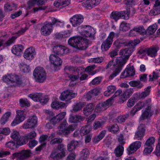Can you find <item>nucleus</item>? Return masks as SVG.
<instances>
[{"instance_id":"obj_57","label":"nucleus","mask_w":160,"mask_h":160,"mask_svg":"<svg viewBox=\"0 0 160 160\" xmlns=\"http://www.w3.org/2000/svg\"><path fill=\"white\" fill-rule=\"evenodd\" d=\"M20 137L19 133L16 131L13 132L11 135V138L16 142L19 140Z\"/></svg>"},{"instance_id":"obj_55","label":"nucleus","mask_w":160,"mask_h":160,"mask_svg":"<svg viewBox=\"0 0 160 160\" xmlns=\"http://www.w3.org/2000/svg\"><path fill=\"white\" fill-rule=\"evenodd\" d=\"M57 133L58 134L61 135L62 136L68 137L70 133H69L68 130L66 128H64V129H62V130H58L57 131Z\"/></svg>"},{"instance_id":"obj_44","label":"nucleus","mask_w":160,"mask_h":160,"mask_svg":"<svg viewBox=\"0 0 160 160\" xmlns=\"http://www.w3.org/2000/svg\"><path fill=\"white\" fill-rule=\"evenodd\" d=\"M129 115L128 114L124 116H119L116 119H114L113 121L114 122H117L120 123L123 122L125 121L126 119L129 117Z\"/></svg>"},{"instance_id":"obj_22","label":"nucleus","mask_w":160,"mask_h":160,"mask_svg":"<svg viewBox=\"0 0 160 160\" xmlns=\"http://www.w3.org/2000/svg\"><path fill=\"white\" fill-rule=\"evenodd\" d=\"M66 115V113L64 112L58 114L50 119V123L53 125L56 124L63 119Z\"/></svg>"},{"instance_id":"obj_43","label":"nucleus","mask_w":160,"mask_h":160,"mask_svg":"<svg viewBox=\"0 0 160 160\" xmlns=\"http://www.w3.org/2000/svg\"><path fill=\"white\" fill-rule=\"evenodd\" d=\"M151 86H148L146 88L144 91L142 92L139 96L140 98H144L148 96L150 94V92Z\"/></svg>"},{"instance_id":"obj_33","label":"nucleus","mask_w":160,"mask_h":160,"mask_svg":"<svg viewBox=\"0 0 160 160\" xmlns=\"http://www.w3.org/2000/svg\"><path fill=\"white\" fill-rule=\"evenodd\" d=\"M106 133L105 130L102 131L98 135L95 136L92 139L93 142L94 143H98L104 137Z\"/></svg>"},{"instance_id":"obj_53","label":"nucleus","mask_w":160,"mask_h":160,"mask_svg":"<svg viewBox=\"0 0 160 160\" xmlns=\"http://www.w3.org/2000/svg\"><path fill=\"white\" fill-rule=\"evenodd\" d=\"M95 66L94 65L88 66L85 69V72H88L90 75H93L96 73V72L95 71H93L91 72V71L93 70L95 68Z\"/></svg>"},{"instance_id":"obj_19","label":"nucleus","mask_w":160,"mask_h":160,"mask_svg":"<svg viewBox=\"0 0 160 160\" xmlns=\"http://www.w3.org/2000/svg\"><path fill=\"white\" fill-rule=\"evenodd\" d=\"M100 0H85L82 3V6L86 8H92L98 5Z\"/></svg>"},{"instance_id":"obj_17","label":"nucleus","mask_w":160,"mask_h":160,"mask_svg":"<svg viewBox=\"0 0 160 160\" xmlns=\"http://www.w3.org/2000/svg\"><path fill=\"white\" fill-rule=\"evenodd\" d=\"M150 103V101H146L145 102H139L132 108L130 112V114L132 116L134 115L138 111L141 109L146 106H147V103Z\"/></svg>"},{"instance_id":"obj_28","label":"nucleus","mask_w":160,"mask_h":160,"mask_svg":"<svg viewBox=\"0 0 160 160\" xmlns=\"http://www.w3.org/2000/svg\"><path fill=\"white\" fill-rule=\"evenodd\" d=\"M94 106L92 103H89L83 109V113L86 116H88L93 111Z\"/></svg>"},{"instance_id":"obj_36","label":"nucleus","mask_w":160,"mask_h":160,"mask_svg":"<svg viewBox=\"0 0 160 160\" xmlns=\"http://www.w3.org/2000/svg\"><path fill=\"white\" fill-rule=\"evenodd\" d=\"M11 114V113L10 112H6L2 117L0 120V123L2 125L5 124L8 120Z\"/></svg>"},{"instance_id":"obj_21","label":"nucleus","mask_w":160,"mask_h":160,"mask_svg":"<svg viewBox=\"0 0 160 160\" xmlns=\"http://www.w3.org/2000/svg\"><path fill=\"white\" fill-rule=\"evenodd\" d=\"M35 55L34 48L31 47L27 48L24 54V57L27 59H32L33 58Z\"/></svg>"},{"instance_id":"obj_25","label":"nucleus","mask_w":160,"mask_h":160,"mask_svg":"<svg viewBox=\"0 0 160 160\" xmlns=\"http://www.w3.org/2000/svg\"><path fill=\"white\" fill-rule=\"evenodd\" d=\"M151 108V105L150 103H147V107L146 108L145 111L142 114L141 118L142 119H144L150 117L152 115L150 112V109Z\"/></svg>"},{"instance_id":"obj_39","label":"nucleus","mask_w":160,"mask_h":160,"mask_svg":"<svg viewBox=\"0 0 160 160\" xmlns=\"http://www.w3.org/2000/svg\"><path fill=\"white\" fill-rule=\"evenodd\" d=\"M42 93H35L30 94L29 97L34 101L39 102L40 98L42 97Z\"/></svg>"},{"instance_id":"obj_15","label":"nucleus","mask_w":160,"mask_h":160,"mask_svg":"<svg viewBox=\"0 0 160 160\" xmlns=\"http://www.w3.org/2000/svg\"><path fill=\"white\" fill-rule=\"evenodd\" d=\"M114 70L113 72L109 77V80H111L118 75L122 70L123 64H120L116 62V64H113Z\"/></svg>"},{"instance_id":"obj_54","label":"nucleus","mask_w":160,"mask_h":160,"mask_svg":"<svg viewBox=\"0 0 160 160\" xmlns=\"http://www.w3.org/2000/svg\"><path fill=\"white\" fill-rule=\"evenodd\" d=\"M6 146L9 148L11 149L14 150L16 149L18 145L16 144L13 141H10L6 144Z\"/></svg>"},{"instance_id":"obj_52","label":"nucleus","mask_w":160,"mask_h":160,"mask_svg":"<svg viewBox=\"0 0 160 160\" xmlns=\"http://www.w3.org/2000/svg\"><path fill=\"white\" fill-rule=\"evenodd\" d=\"M89 154V152L87 149H83L81 152V157L79 160L82 159V160H86L87 158L88 157Z\"/></svg>"},{"instance_id":"obj_34","label":"nucleus","mask_w":160,"mask_h":160,"mask_svg":"<svg viewBox=\"0 0 160 160\" xmlns=\"http://www.w3.org/2000/svg\"><path fill=\"white\" fill-rule=\"evenodd\" d=\"M123 13L121 12H112L111 14L110 18L111 19L114 20L115 21L120 19L123 15Z\"/></svg>"},{"instance_id":"obj_2","label":"nucleus","mask_w":160,"mask_h":160,"mask_svg":"<svg viewBox=\"0 0 160 160\" xmlns=\"http://www.w3.org/2000/svg\"><path fill=\"white\" fill-rule=\"evenodd\" d=\"M2 79L3 82L7 83L11 87L17 86H24L25 85L19 77L15 74L5 75L3 76Z\"/></svg>"},{"instance_id":"obj_7","label":"nucleus","mask_w":160,"mask_h":160,"mask_svg":"<svg viewBox=\"0 0 160 160\" xmlns=\"http://www.w3.org/2000/svg\"><path fill=\"white\" fill-rule=\"evenodd\" d=\"M135 74V71L133 65L129 64L127 66L125 70L121 74L120 78H124L134 76Z\"/></svg>"},{"instance_id":"obj_30","label":"nucleus","mask_w":160,"mask_h":160,"mask_svg":"<svg viewBox=\"0 0 160 160\" xmlns=\"http://www.w3.org/2000/svg\"><path fill=\"white\" fill-rule=\"evenodd\" d=\"M84 119L82 116L79 115L75 116H71L69 118V122L71 123H77L82 121Z\"/></svg>"},{"instance_id":"obj_14","label":"nucleus","mask_w":160,"mask_h":160,"mask_svg":"<svg viewBox=\"0 0 160 160\" xmlns=\"http://www.w3.org/2000/svg\"><path fill=\"white\" fill-rule=\"evenodd\" d=\"M53 52L54 53L57 55H62L68 53L69 52V49L64 46H56L53 48Z\"/></svg>"},{"instance_id":"obj_1","label":"nucleus","mask_w":160,"mask_h":160,"mask_svg":"<svg viewBox=\"0 0 160 160\" xmlns=\"http://www.w3.org/2000/svg\"><path fill=\"white\" fill-rule=\"evenodd\" d=\"M68 43L71 46L81 50L86 49L90 43L89 40L82 36H77L70 38Z\"/></svg>"},{"instance_id":"obj_5","label":"nucleus","mask_w":160,"mask_h":160,"mask_svg":"<svg viewBox=\"0 0 160 160\" xmlns=\"http://www.w3.org/2000/svg\"><path fill=\"white\" fill-rule=\"evenodd\" d=\"M79 28L82 29L80 33L82 36L93 39L95 32L93 28L91 26L89 25H82Z\"/></svg>"},{"instance_id":"obj_3","label":"nucleus","mask_w":160,"mask_h":160,"mask_svg":"<svg viewBox=\"0 0 160 160\" xmlns=\"http://www.w3.org/2000/svg\"><path fill=\"white\" fill-rule=\"evenodd\" d=\"M132 50L131 48H127L120 51V54L123 56V58H116V62L120 64H123V66L129 58Z\"/></svg>"},{"instance_id":"obj_13","label":"nucleus","mask_w":160,"mask_h":160,"mask_svg":"<svg viewBox=\"0 0 160 160\" xmlns=\"http://www.w3.org/2000/svg\"><path fill=\"white\" fill-rule=\"evenodd\" d=\"M142 143L139 141H135L131 144L127 148V153L130 155L136 152L141 146Z\"/></svg>"},{"instance_id":"obj_51","label":"nucleus","mask_w":160,"mask_h":160,"mask_svg":"<svg viewBox=\"0 0 160 160\" xmlns=\"http://www.w3.org/2000/svg\"><path fill=\"white\" fill-rule=\"evenodd\" d=\"M28 141L27 138L24 136L22 137H20L19 140L16 142V143L18 145L21 146L26 144Z\"/></svg>"},{"instance_id":"obj_47","label":"nucleus","mask_w":160,"mask_h":160,"mask_svg":"<svg viewBox=\"0 0 160 160\" xmlns=\"http://www.w3.org/2000/svg\"><path fill=\"white\" fill-rule=\"evenodd\" d=\"M129 84L132 87H136L138 88H141L143 86V85L139 81H130Z\"/></svg>"},{"instance_id":"obj_18","label":"nucleus","mask_w":160,"mask_h":160,"mask_svg":"<svg viewBox=\"0 0 160 160\" xmlns=\"http://www.w3.org/2000/svg\"><path fill=\"white\" fill-rule=\"evenodd\" d=\"M49 61L54 67L59 66L62 65V61L55 54H51L49 56Z\"/></svg>"},{"instance_id":"obj_61","label":"nucleus","mask_w":160,"mask_h":160,"mask_svg":"<svg viewBox=\"0 0 160 160\" xmlns=\"http://www.w3.org/2000/svg\"><path fill=\"white\" fill-rule=\"evenodd\" d=\"M90 132V130L88 126H85L81 128L80 133L81 135H84Z\"/></svg>"},{"instance_id":"obj_42","label":"nucleus","mask_w":160,"mask_h":160,"mask_svg":"<svg viewBox=\"0 0 160 160\" xmlns=\"http://www.w3.org/2000/svg\"><path fill=\"white\" fill-rule=\"evenodd\" d=\"M157 29L156 24H153L150 26L146 30V34L147 35L152 34Z\"/></svg>"},{"instance_id":"obj_12","label":"nucleus","mask_w":160,"mask_h":160,"mask_svg":"<svg viewBox=\"0 0 160 160\" xmlns=\"http://www.w3.org/2000/svg\"><path fill=\"white\" fill-rule=\"evenodd\" d=\"M37 118L35 116H32L31 118L28 119L27 122H25L22 125L24 129H27L35 127L37 123Z\"/></svg>"},{"instance_id":"obj_60","label":"nucleus","mask_w":160,"mask_h":160,"mask_svg":"<svg viewBox=\"0 0 160 160\" xmlns=\"http://www.w3.org/2000/svg\"><path fill=\"white\" fill-rule=\"evenodd\" d=\"M158 133L160 136L159 142L156 147L155 151L154 152L158 156H160V129L158 131Z\"/></svg>"},{"instance_id":"obj_23","label":"nucleus","mask_w":160,"mask_h":160,"mask_svg":"<svg viewBox=\"0 0 160 160\" xmlns=\"http://www.w3.org/2000/svg\"><path fill=\"white\" fill-rule=\"evenodd\" d=\"M159 49V48L158 46H152L149 48H147V54L148 56L153 57L156 55L157 52Z\"/></svg>"},{"instance_id":"obj_6","label":"nucleus","mask_w":160,"mask_h":160,"mask_svg":"<svg viewBox=\"0 0 160 160\" xmlns=\"http://www.w3.org/2000/svg\"><path fill=\"white\" fill-rule=\"evenodd\" d=\"M115 35L114 33L113 32H110L106 40L102 43L101 48L102 51H106L107 50L111 47Z\"/></svg>"},{"instance_id":"obj_35","label":"nucleus","mask_w":160,"mask_h":160,"mask_svg":"<svg viewBox=\"0 0 160 160\" xmlns=\"http://www.w3.org/2000/svg\"><path fill=\"white\" fill-rule=\"evenodd\" d=\"M116 90V87L114 85H110L107 87V90L104 93L105 96L108 97Z\"/></svg>"},{"instance_id":"obj_59","label":"nucleus","mask_w":160,"mask_h":160,"mask_svg":"<svg viewBox=\"0 0 160 160\" xmlns=\"http://www.w3.org/2000/svg\"><path fill=\"white\" fill-rule=\"evenodd\" d=\"M19 102L21 107H29L30 106L29 102L26 99H21Z\"/></svg>"},{"instance_id":"obj_8","label":"nucleus","mask_w":160,"mask_h":160,"mask_svg":"<svg viewBox=\"0 0 160 160\" xmlns=\"http://www.w3.org/2000/svg\"><path fill=\"white\" fill-rule=\"evenodd\" d=\"M16 116L11 124L12 126H15L23 122L25 118L24 112L23 110H18L16 111Z\"/></svg>"},{"instance_id":"obj_45","label":"nucleus","mask_w":160,"mask_h":160,"mask_svg":"<svg viewBox=\"0 0 160 160\" xmlns=\"http://www.w3.org/2000/svg\"><path fill=\"white\" fill-rule=\"evenodd\" d=\"M130 28V24L129 23L122 22L120 26V30L123 32L128 31Z\"/></svg>"},{"instance_id":"obj_62","label":"nucleus","mask_w":160,"mask_h":160,"mask_svg":"<svg viewBox=\"0 0 160 160\" xmlns=\"http://www.w3.org/2000/svg\"><path fill=\"white\" fill-rule=\"evenodd\" d=\"M155 140L154 138L153 137H150L146 141L145 145L148 147H152V145L154 144Z\"/></svg>"},{"instance_id":"obj_4","label":"nucleus","mask_w":160,"mask_h":160,"mask_svg":"<svg viewBox=\"0 0 160 160\" xmlns=\"http://www.w3.org/2000/svg\"><path fill=\"white\" fill-rule=\"evenodd\" d=\"M33 75L35 80L39 82H43L46 78L44 69L41 67H36L34 71Z\"/></svg>"},{"instance_id":"obj_37","label":"nucleus","mask_w":160,"mask_h":160,"mask_svg":"<svg viewBox=\"0 0 160 160\" xmlns=\"http://www.w3.org/2000/svg\"><path fill=\"white\" fill-rule=\"evenodd\" d=\"M51 107L53 108L58 109L59 108H63L66 107L65 104L62 102L58 101H54L51 104Z\"/></svg>"},{"instance_id":"obj_26","label":"nucleus","mask_w":160,"mask_h":160,"mask_svg":"<svg viewBox=\"0 0 160 160\" xmlns=\"http://www.w3.org/2000/svg\"><path fill=\"white\" fill-rule=\"evenodd\" d=\"M134 32H136L142 35L146 34V30L142 25L138 26L135 27L130 30V33L131 34H132Z\"/></svg>"},{"instance_id":"obj_32","label":"nucleus","mask_w":160,"mask_h":160,"mask_svg":"<svg viewBox=\"0 0 160 160\" xmlns=\"http://www.w3.org/2000/svg\"><path fill=\"white\" fill-rule=\"evenodd\" d=\"M154 15H156L160 13V2L159 0H156L153 6V10L151 11Z\"/></svg>"},{"instance_id":"obj_24","label":"nucleus","mask_w":160,"mask_h":160,"mask_svg":"<svg viewBox=\"0 0 160 160\" xmlns=\"http://www.w3.org/2000/svg\"><path fill=\"white\" fill-rule=\"evenodd\" d=\"M70 3V0H58L55 1L53 5L56 8L65 7L68 5Z\"/></svg>"},{"instance_id":"obj_58","label":"nucleus","mask_w":160,"mask_h":160,"mask_svg":"<svg viewBox=\"0 0 160 160\" xmlns=\"http://www.w3.org/2000/svg\"><path fill=\"white\" fill-rule=\"evenodd\" d=\"M82 108V105L81 103H78L73 107L72 112H76L81 110Z\"/></svg>"},{"instance_id":"obj_20","label":"nucleus","mask_w":160,"mask_h":160,"mask_svg":"<svg viewBox=\"0 0 160 160\" xmlns=\"http://www.w3.org/2000/svg\"><path fill=\"white\" fill-rule=\"evenodd\" d=\"M112 104L109 101L108 99L105 101L98 104L96 106L95 111L98 112H100L105 110L108 105Z\"/></svg>"},{"instance_id":"obj_48","label":"nucleus","mask_w":160,"mask_h":160,"mask_svg":"<svg viewBox=\"0 0 160 160\" xmlns=\"http://www.w3.org/2000/svg\"><path fill=\"white\" fill-rule=\"evenodd\" d=\"M105 123L104 121H95L93 124V128L96 130L101 128H102Z\"/></svg>"},{"instance_id":"obj_31","label":"nucleus","mask_w":160,"mask_h":160,"mask_svg":"<svg viewBox=\"0 0 160 160\" xmlns=\"http://www.w3.org/2000/svg\"><path fill=\"white\" fill-rule=\"evenodd\" d=\"M114 44L117 48H119L121 46H125L128 45V42L125 39L118 40L114 42Z\"/></svg>"},{"instance_id":"obj_16","label":"nucleus","mask_w":160,"mask_h":160,"mask_svg":"<svg viewBox=\"0 0 160 160\" xmlns=\"http://www.w3.org/2000/svg\"><path fill=\"white\" fill-rule=\"evenodd\" d=\"M145 125L141 124L138 127V130L135 133L134 138L138 140H142L145 134Z\"/></svg>"},{"instance_id":"obj_10","label":"nucleus","mask_w":160,"mask_h":160,"mask_svg":"<svg viewBox=\"0 0 160 160\" xmlns=\"http://www.w3.org/2000/svg\"><path fill=\"white\" fill-rule=\"evenodd\" d=\"M53 28L52 22H46L41 29V34L44 36L48 35L52 32Z\"/></svg>"},{"instance_id":"obj_38","label":"nucleus","mask_w":160,"mask_h":160,"mask_svg":"<svg viewBox=\"0 0 160 160\" xmlns=\"http://www.w3.org/2000/svg\"><path fill=\"white\" fill-rule=\"evenodd\" d=\"M78 142L75 140H72L68 145V149L70 152L74 150L78 145Z\"/></svg>"},{"instance_id":"obj_46","label":"nucleus","mask_w":160,"mask_h":160,"mask_svg":"<svg viewBox=\"0 0 160 160\" xmlns=\"http://www.w3.org/2000/svg\"><path fill=\"white\" fill-rule=\"evenodd\" d=\"M60 152H59L58 151V153H52L51 155V157L54 159L62 158L64 157L65 156V152L63 151Z\"/></svg>"},{"instance_id":"obj_27","label":"nucleus","mask_w":160,"mask_h":160,"mask_svg":"<svg viewBox=\"0 0 160 160\" xmlns=\"http://www.w3.org/2000/svg\"><path fill=\"white\" fill-rule=\"evenodd\" d=\"M23 49V47L22 45H15L12 48L11 51L14 54L18 55L22 51Z\"/></svg>"},{"instance_id":"obj_9","label":"nucleus","mask_w":160,"mask_h":160,"mask_svg":"<svg viewBox=\"0 0 160 160\" xmlns=\"http://www.w3.org/2000/svg\"><path fill=\"white\" fill-rule=\"evenodd\" d=\"M77 95V93H73L72 91L68 90L62 92L60 97V98L61 100L68 102Z\"/></svg>"},{"instance_id":"obj_41","label":"nucleus","mask_w":160,"mask_h":160,"mask_svg":"<svg viewBox=\"0 0 160 160\" xmlns=\"http://www.w3.org/2000/svg\"><path fill=\"white\" fill-rule=\"evenodd\" d=\"M124 151V147L122 145H119L114 150V153L117 157H120L122 156Z\"/></svg>"},{"instance_id":"obj_63","label":"nucleus","mask_w":160,"mask_h":160,"mask_svg":"<svg viewBox=\"0 0 160 160\" xmlns=\"http://www.w3.org/2000/svg\"><path fill=\"white\" fill-rule=\"evenodd\" d=\"M10 132V129L8 128H0V134H3L4 135H7L9 134Z\"/></svg>"},{"instance_id":"obj_49","label":"nucleus","mask_w":160,"mask_h":160,"mask_svg":"<svg viewBox=\"0 0 160 160\" xmlns=\"http://www.w3.org/2000/svg\"><path fill=\"white\" fill-rule=\"evenodd\" d=\"M103 59L104 58L103 57H100L89 59L88 61L90 63H100L102 62Z\"/></svg>"},{"instance_id":"obj_64","label":"nucleus","mask_w":160,"mask_h":160,"mask_svg":"<svg viewBox=\"0 0 160 160\" xmlns=\"http://www.w3.org/2000/svg\"><path fill=\"white\" fill-rule=\"evenodd\" d=\"M20 68L24 72H28L30 70L29 66L26 64H22L21 65Z\"/></svg>"},{"instance_id":"obj_40","label":"nucleus","mask_w":160,"mask_h":160,"mask_svg":"<svg viewBox=\"0 0 160 160\" xmlns=\"http://www.w3.org/2000/svg\"><path fill=\"white\" fill-rule=\"evenodd\" d=\"M17 7L15 4L7 3L4 5V10L5 12H9L15 9Z\"/></svg>"},{"instance_id":"obj_29","label":"nucleus","mask_w":160,"mask_h":160,"mask_svg":"<svg viewBox=\"0 0 160 160\" xmlns=\"http://www.w3.org/2000/svg\"><path fill=\"white\" fill-rule=\"evenodd\" d=\"M20 160H24L29 158L31 155V152L29 150H22L19 152Z\"/></svg>"},{"instance_id":"obj_11","label":"nucleus","mask_w":160,"mask_h":160,"mask_svg":"<svg viewBox=\"0 0 160 160\" xmlns=\"http://www.w3.org/2000/svg\"><path fill=\"white\" fill-rule=\"evenodd\" d=\"M83 17L80 14H76L70 18V21L74 27H78L82 23L83 21Z\"/></svg>"},{"instance_id":"obj_50","label":"nucleus","mask_w":160,"mask_h":160,"mask_svg":"<svg viewBox=\"0 0 160 160\" xmlns=\"http://www.w3.org/2000/svg\"><path fill=\"white\" fill-rule=\"evenodd\" d=\"M108 131L113 133H116L119 130V128L117 124H114L111 126L108 127Z\"/></svg>"},{"instance_id":"obj_56","label":"nucleus","mask_w":160,"mask_h":160,"mask_svg":"<svg viewBox=\"0 0 160 160\" xmlns=\"http://www.w3.org/2000/svg\"><path fill=\"white\" fill-rule=\"evenodd\" d=\"M52 23V26L55 24H56V26L57 27H62L64 25V23L56 19V18L54 17L51 18Z\"/></svg>"}]
</instances>
